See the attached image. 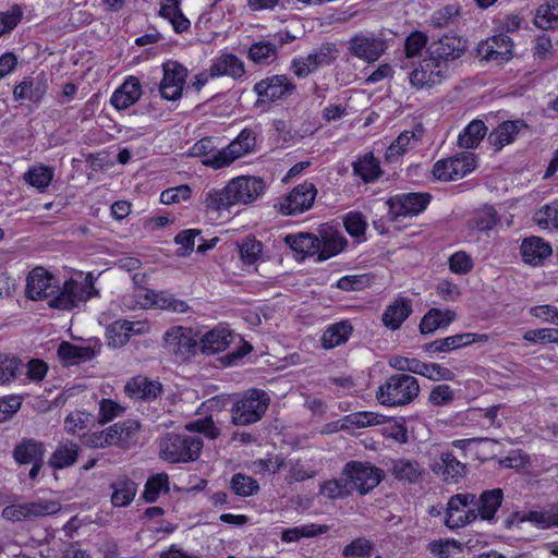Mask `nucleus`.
<instances>
[{"label": "nucleus", "instance_id": "f257e3e1", "mask_svg": "<svg viewBox=\"0 0 558 558\" xmlns=\"http://www.w3.org/2000/svg\"><path fill=\"white\" fill-rule=\"evenodd\" d=\"M87 287L69 279L62 286L45 268L36 267L26 279V296L34 301H46L48 306L60 311H71L87 296Z\"/></svg>", "mask_w": 558, "mask_h": 558}, {"label": "nucleus", "instance_id": "f03ea898", "mask_svg": "<svg viewBox=\"0 0 558 558\" xmlns=\"http://www.w3.org/2000/svg\"><path fill=\"white\" fill-rule=\"evenodd\" d=\"M255 145V133L250 129H244L221 150H215L214 141L210 137H204L192 146L191 154L197 157H205L202 161L203 165L214 169H221L230 166L238 158L252 153Z\"/></svg>", "mask_w": 558, "mask_h": 558}, {"label": "nucleus", "instance_id": "7ed1b4c3", "mask_svg": "<svg viewBox=\"0 0 558 558\" xmlns=\"http://www.w3.org/2000/svg\"><path fill=\"white\" fill-rule=\"evenodd\" d=\"M420 393L417 379L408 374L390 376L376 391V399L386 407H402L411 403Z\"/></svg>", "mask_w": 558, "mask_h": 558}, {"label": "nucleus", "instance_id": "20e7f679", "mask_svg": "<svg viewBox=\"0 0 558 558\" xmlns=\"http://www.w3.org/2000/svg\"><path fill=\"white\" fill-rule=\"evenodd\" d=\"M202 448L203 439L199 436L167 434L159 441L161 458L171 463L195 461Z\"/></svg>", "mask_w": 558, "mask_h": 558}, {"label": "nucleus", "instance_id": "39448f33", "mask_svg": "<svg viewBox=\"0 0 558 558\" xmlns=\"http://www.w3.org/2000/svg\"><path fill=\"white\" fill-rule=\"evenodd\" d=\"M269 402L270 399L264 390H247L232 407V423L238 426H245L260 421L269 407Z\"/></svg>", "mask_w": 558, "mask_h": 558}, {"label": "nucleus", "instance_id": "423d86ee", "mask_svg": "<svg viewBox=\"0 0 558 558\" xmlns=\"http://www.w3.org/2000/svg\"><path fill=\"white\" fill-rule=\"evenodd\" d=\"M468 49V41L462 37L448 33L434 39L427 46V53L430 60L436 62V68L450 71V65L460 59Z\"/></svg>", "mask_w": 558, "mask_h": 558}, {"label": "nucleus", "instance_id": "0eeeda50", "mask_svg": "<svg viewBox=\"0 0 558 558\" xmlns=\"http://www.w3.org/2000/svg\"><path fill=\"white\" fill-rule=\"evenodd\" d=\"M342 474L348 478L351 492L356 489L365 495L381 482L384 472L369 462L350 461Z\"/></svg>", "mask_w": 558, "mask_h": 558}, {"label": "nucleus", "instance_id": "6e6552de", "mask_svg": "<svg viewBox=\"0 0 558 558\" xmlns=\"http://www.w3.org/2000/svg\"><path fill=\"white\" fill-rule=\"evenodd\" d=\"M474 502L475 494L461 493L451 496L446 509V526L453 530L474 522L477 519Z\"/></svg>", "mask_w": 558, "mask_h": 558}, {"label": "nucleus", "instance_id": "1a4fd4ad", "mask_svg": "<svg viewBox=\"0 0 558 558\" xmlns=\"http://www.w3.org/2000/svg\"><path fill=\"white\" fill-rule=\"evenodd\" d=\"M166 350L179 361H185L199 348L198 335L191 328L174 326L163 336Z\"/></svg>", "mask_w": 558, "mask_h": 558}, {"label": "nucleus", "instance_id": "9d476101", "mask_svg": "<svg viewBox=\"0 0 558 558\" xmlns=\"http://www.w3.org/2000/svg\"><path fill=\"white\" fill-rule=\"evenodd\" d=\"M475 157L470 151L438 160L433 167V174L440 181L459 180L475 169Z\"/></svg>", "mask_w": 558, "mask_h": 558}, {"label": "nucleus", "instance_id": "9b49d317", "mask_svg": "<svg viewBox=\"0 0 558 558\" xmlns=\"http://www.w3.org/2000/svg\"><path fill=\"white\" fill-rule=\"evenodd\" d=\"M317 195L314 183L304 181L282 197L277 207L286 216H295L312 208Z\"/></svg>", "mask_w": 558, "mask_h": 558}, {"label": "nucleus", "instance_id": "f8f14e48", "mask_svg": "<svg viewBox=\"0 0 558 558\" xmlns=\"http://www.w3.org/2000/svg\"><path fill=\"white\" fill-rule=\"evenodd\" d=\"M163 77L159 92L163 99L175 101L182 96L187 77V69L178 61L169 60L162 64Z\"/></svg>", "mask_w": 558, "mask_h": 558}, {"label": "nucleus", "instance_id": "ddd939ff", "mask_svg": "<svg viewBox=\"0 0 558 558\" xmlns=\"http://www.w3.org/2000/svg\"><path fill=\"white\" fill-rule=\"evenodd\" d=\"M59 510V502L39 499L34 502L7 506L2 510V518L9 521L19 522L35 517L54 514Z\"/></svg>", "mask_w": 558, "mask_h": 558}, {"label": "nucleus", "instance_id": "4468645a", "mask_svg": "<svg viewBox=\"0 0 558 558\" xmlns=\"http://www.w3.org/2000/svg\"><path fill=\"white\" fill-rule=\"evenodd\" d=\"M513 43L506 34H498L482 40L476 47L481 60L500 64L512 58Z\"/></svg>", "mask_w": 558, "mask_h": 558}, {"label": "nucleus", "instance_id": "2eb2a0df", "mask_svg": "<svg viewBox=\"0 0 558 558\" xmlns=\"http://www.w3.org/2000/svg\"><path fill=\"white\" fill-rule=\"evenodd\" d=\"M386 49V41L372 33H360L349 41L351 54L366 62L378 60Z\"/></svg>", "mask_w": 558, "mask_h": 558}, {"label": "nucleus", "instance_id": "dca6fc26", "mask_svg": "<svg viewBox=\"0 0 558 558\" xmlns=\"http://www.w3.org/2000/svg\"><path fill=\"white\" fill-rule=\"evenodd\" d=\"M234 204H250L265 191L266 184L259 177L242 175L228 183Z\"/></svg>", "mask_w": 558, "mask_h": 558}, {"label": "nucleus", "instance_id": "f3484780", "mask_svg": "<svg viewBox=\"0 0 558 558\" xmlns=\"http://www.w3.org/2000/svg\"><path fill=\"white\" fill-rule=\"evenodd\" d=\"M295 85L286 75H272L257 82L254 92L259 101H276L291 95Z\"/></svg>", "mask_w": 558, "mask_h": 558}, {"label": "nucleus", "instance_id": "a211bd4d", "mask_svg": "<svg viewBox=\"0 0 558 558\" xmlns=\"http://www.w3.org/2000/svg\"><path fill=\"white\" fill-rule=\"evenodd\" d=\"M317 240V256L319 260H325L339 254L345 248L348 244L347 239L337 229L328 223L319 226Z\"/></svg>", "mask_w": 558, "mask_h": 558}, {"label": "nucleus", "instance_id": "6ab92c4d", "mask_svg": "<svg viewBox=\"0 0 558 558\" xmlns=\"http://www.w3.org/2000/svg\"><path fill=\"white\" fill-rule=\"evenodd\" d=\"M429 202V195L424 193H408L396 195L388 201L389 211L395 218L399 216H415L423 211Z\"/></svg>", "mask_w": 558, "mask_h": 558}, {"label": "nucleus", "instance_id": "aec40b11", "mask_svg": "<svg viewBox=\"0 0 558 558\" xmlns=\"http://www.w3.org/2000/svg\"><path fill=\"white\" fill-rule=\"evenodd\" d=\"M449 73L441 68H436V62L428 59L423 60L418 68L410 73V83L415 88L432 87L439 84Z\"/></svg>", "mask_w": 558, "mask_h": 558}, {"label": "nucleus", "instance_id": "412c9836", "mask_svg": "<svg viewBox=\"0 0 558 558\" xmlns=\"http://www.w3.org/2000/svg\"><path fill=\"white\" fill-rule=\"evenodd\" d=\"M465 468V464L451 452H442L432 464V471L447 483H458L463 478L466 473Z\"/></svg>", "mask_w": 558, "mask_h": 558}, {"label": "nucleus", "instance_id": "4be33fe9", "mask_svg": "<svg viewBox=\"0 0 558 558\" xmlns=\"http://www.w3.org/2000/svg\"><path fill=\"white\" fill-rule=\"evenodd\" d=\"M145 329V324L141 322L116 320L106 330L108 344L113 348L123 347L132 333H143Z\"/></svg>", "mask_w": 558, "mask_h": 558}, {"label": "nucleus", "instance_id": "5701e85b", "mask_svg": "<svg viewBox=\"0 0 558 558\" xmlns=\"http://www.w3.org/2000/svg\"><path fill=\"white\" fill-rule=\"evenodd\" d=\"M522 260L531 266H539L548 258L551 253V246L542 238L530 236L522 241L521 247Z\"/></svg>", "mask_w": 558, "mask_h": 558}, {"label": "nucleus", "instance_id": "b1692460", "mask_svg": "<svg viewBox=\"0 0 558 558\" xmlns=\"http://www.w3.org/2000/svg\"><path fill=\"white\" fill-rule=\"evenodd\" d=\"M412 312V301L408 298L399 296L386 307L381 315V322L385 327L395 331L401 327Z\"/></svg>", "mask_w": 558, "mask_h": 558}, {"label": "nucleus", "instance_id": "393cba45", "mask_svg": "<svg viewBox=\"0 0 558 558\" xmlns=\"http://www.w3.org/2000/svg\"><path fill=\"white\" fill-rule=\"evenodd\" d=\"M124 390L133 399L151 401L161 395L162 385L157 380L136 376L126 383Z\"/></svg>", "mask_w": 558, "mask_h": 558}, {"label": "nucleus", "instance_id": "a878e982", "mask_svg": "<svg viewBox=\"0 0 558 558\" xmlns=\"http://www.w3.org/2000/svg\"><path fill=\"white\" fill-rule=\"evenodd\" d=\"M141 95L142 89L138 78L129 76L112 94L110 102L116 109L123 110L134 105L140 99Z\"/></svg>", "mask_w": 558, "mask_h": 558}, {"label": "nucleus", "instance_id": "bb28decb", "mask_svg": "<svg viewBox=\"0 0 558 558\" xmlns=\"http://www.w3.org/2000/svg\"><path fill=\"white\" fill-rule=\"evenodd\" d=\"M504 499V492L501 488H494L484 490L478 497L475 495V512L477 518L490 521L494 519L497 510L500 508Z\"/></svg>", "mask_w": 558, "mask_h": 558}, {"label": "nucleus", "instance_id": "cd10ccee", "mask_svg": "<svg viewBox=\"0 0 558 558\" xmlns=\"http://www.w3.org/2000/svg\"><path fill=\"white\" fill-rule=\"evenodd\" d=\"M47 93V82L43 77L25 78L13 89V97L16 101L29 100L38 104Z\"/></svg>", "mask_w": 558, "mask_h": 558}, {"label": "nucleus", "instance_id": "c85d7f7f", "mask_svg": "<svg viewBox=\"0 0 558 558\" xmlns=\"http://www.w3.org/2000/svg\"><path fill=\"white\" fill-rule=\"evenodd\" d=\"M243 62L232 53H225L213 61L209 68V75L217 76H231L232 78H240L244 75Z\"/></svg>", "mask_w": 558, "mask_h": 558}, {"label": "nucleus", "instance_id": "c756f323", "mask_svg": "<svg viewBox=\"0 0 558 558\" xmlns=\"http://www.w3.org/2000/svg\"><path fill=\"white\" fill-rule=\"evenodd\" d=\"M527 125L522 120L505 121L489 134V142L495 150H500L504 146L512 143L521 130Z\"/></svg>", "mask_w": 558, "mask_h": 558}, {"label": "nucleus", "instance_id": "7c9ffc66", "mask_svg": "<svg viewBox=\"0 0 558 558\" xmlns=\"http://www.w3.org/2000/svg\"><path fill=\"white\" fill-rule=\"evenodd\" d=\"M113 507H126L136 496L137 484L125 475L119 476L110 484Z\"/></svg>", "mask_w": 558, "mask_h": 558}, {"label": "nucleus", "instance_id": "2f4dec72", "mask_svg": "<svg viewBox=\"0 0 558 558\" xmlns=\"http://www.w3.org/2000/svg\"><path fill=\"white\" fill-rule=\"evenodd\" d=\"M231 332L226 328H215L198 337L199 349L205 354H214L226 350L231 341Z\"/></svg>", "mask_w": 558, "mask_h": 558}, {"label": "nucleus", "instance_id": "473e14b6", "mask_svg": "<svg viewBox=\"0 0 558 558\" xmlns=\"http://www.w3.org/2000/svg\"><path fill=\"white\" fill-rule=\"evenodd\" d=\"M456 319V313L450 310L441 311L438 308L429 310L420 323L421 333H430L439 328L447 327Z\"/></svg>", "mask_w": 558, "mask_h": 558}, {"label": "nucleus", "instance_id": "72a5a7b5", "mask_svg": "<svg viewBox=\"0 0 558 558\" xmlns=\"http://www.w3.org/2000/svg\"><path fill=\"white\" fill-rule=\"evenodd\" d=\"M353 331L350 322L341 320L329 326L322 336V345L325 349H332L345 343Z\"/></svg>", "mask_w": 558, "mask_h": 558}, {"label": "nucleus", "instance_id": "f704fd0d", "mask_svg": "<svg viewBox=\"0 0 558 558\" xmlns=\"http://www.w3.org/2000/svg\"><path fill=\"white\" fill-rule=\"evenodd\" d=\"M13 457L20 464H31L44 459L43 445L34 439H23L14 450Z\"/></svg>", "mask_w": 558, "mask_h": 558}, {"label": "nucleus", "instance_id": "c9c22d12", "mask_svg": "<svg viewBox=\"0 0 558 558\" xmlns=\"http://www.w3.org/2000/svg\"><path fill=\"white\" fill-rule=\"evenodd\" d=\"M95 352L90 347L74 345L62 342L58 348V356L66 365L80 364L93 359Z\"/></svg>", "mask_w": 558, "mask_h": 558}, {"label": "nucleus", "instance_id": "e433bc0d", "mask_svg": "<svg viewBox=\"0 0 558 558\" xmlns=\"http://www.w3.org/2000/svg\"><path fill=\"white\" fill-rule=\"evenodd\" d=\"M474 339V336L458 333L451 337L425 343L423 345V350L429 353L449 352L451 350H456L473 343Z\"/></svg>", "mask_w": 558, "mask_h": 558}, {"label": "nucleus", "instance_id": "4c0bfd02", "mask_svg": "<svg viewBox=\"0 0 558 558\" xmlns=\"http://www.w3.org/2000/svg\"><path fill=\"white\" fill-rule=\"evenodd\" d=\"M353 173L364 182H373L381 174L379 160L373 153H367L353 162Z\"/></svg>", "mask_w": 558, "mask_h": 558}, {"label": "nucleus", "instance_id": "58836bf2", "mask_svg": "<svg viewBox=\"0 0 558 558\" xmlns=\"http://www.w3.org/2000/svg\"><path fill=\"white\" fill-rule=\"evenodd\" d=\"M391 473L399 481L417 483L422 478L423 469L416 461L398 459L392 461Z\"/></svg>", "mask_w": 558, "mask_h": 558}, {"label": "nucleus", "instance_id": "ea45409f", "mask_svg": "<svg viewBox=\"0 0 558 558\" xmlns=\"http://www.w3.org/2000/svg\"><path fill=\"white\" fill-rule=\"evenodd\" d=\"M284 242L290 248L296 253L304 255H317L318 252V240L317 235L312 233H296L288 234L284 238Z\"/></svg>", "mask_w": 558, "mask_h": 558}, {"label": "nucleus", "instance_id": "a19ab883", "mask_svg": "<svg viewBox=\"0 0 558 558\" xmlns=\"http://www.w3.org/2000/svg\"><path fill=\"white\" fill-rule=\"evenodd\" d=\"M386 422V417L375 412H354L345 415L341 420V428H364L368 426L380 425Z\"/></svg>", "mask_w": 558, "mask_h": 558}, {"label": "nucleus", "instance_id": "79ce46f5", "mask_svg": "<svg viewBox=\"0 0 558 558\" xmlns=\"http://www.w3.org/2000/svg\"><path fill=\"white\" fill-rule=\"evenodd\" d=\"M534 24L541 29L558 28V0L541 4L534 15Z\"/></svg>", "mask_w": 558, "mask_h": 558}, {"label": "nucleus", "instance_id": "37998d69", "mask_svg": "<svg viewBox=\"0 0 558 558\" xmlns=\"http://www.w3.org/2000/svg\"><path fill=\"white\" fill-rule=\"evenodd\" d=\"M78 456V446L72 441L60 444L52 456L49 464L54 469H64L75 463Z\"/></svg>", "mask_w": 558, "mask_h": 558}, {"label": "nucleus", "instance_id": "c03bdc74", "mask_svg": "<svg viewBox=\"0 0 558 558\" xmlns=\"http://www.w3.org/2000/svg\"><path fill=\"white\" fill-rule=\"evenodd\" d=\"M487 128L481 120L470 122L458 137V145L462 148H475L486 134Z\"/></svg>", "mask_w": 558, "mask_h": 558}, {"label": "nucleus", "instance_id": "a18cd8bd", "mask_svg": "<svg viewBox=\"0 0 558 558\" xmlns=\"http://www.w3.org/2000/svg\"><path fill=\"white\" fill-rule=\"evenodd\" d=\"M94 416L86 411H73L64 420V428L71 435L81 436L94 425Z\"/></svg>", "mask_w": 558, "mask_h": 558}, {"label": "nucleus", "instance_id": "49530a36", "mask_svg": "<svg viewBox=\"0 0 558 558\" xmlns=\"http://www.w3.org/2000/svg\"><path fill=\"white\" fill-rule=\"evenodd\" d=\"M53 169L44 165H37L23 174V180L29 185L44 192L53 179Z\"/></svg>", "mask_w": 558, "mask_h": 558}, {"label": "nucleus", "instance_id": "de8ad7c7", "mask_svg": "<svg viewBox=\"0 0 558 558\" xmlns=\"http://www.w3.org/2000/svg\"><path fill=\"white\" fill-rule=\"evenodd\" d=\"M329 530L327 525H318L315 523L304 524L281 532V541L286 543L298 542L303 537H314L324 534Z\"/></svg>", "mask_w": 558, "mask_h": 558}, {"label": "nucleus", "instance_id": "09e8293b", "mask_svg": "<svg viewBox=\"0 0 558 558\" xmlns=\"http://www.w3.org/2000/svg\"><path fill=\"white\" fill-rule=\"evenodd\" d=\"M161 492H169V477L166 473H158L147 480L142 498L146 502H155Z\"/></svg>", "mask_w": 558, "mask_h": 558}, {"label": "nucleus", "instance_id": "8fccbe9b", "mask_svg": "<svg viewBox=\"0 0 558 558\" xmlns=\"http://www.w3.org/2000/svg\"><path fill=\"white\" fill-rule=\"evenodd\" d=\"M337 54L338 49L336 48V45L326 43L311 52L306 58L312 68L316 70L319 66L331 64L337 59Z\"/></svg>", "mask_w": 558, "mask_h": 558}, {"label": "nucleus", "instance_id": "3c124183", "mask_svg": "<svg viewBox=\"0 0 558 558\" xmlns=\"http://www.w3.org/2000/svg\"><path fill=\"white\" fill-rule=\"evenodd\" d=\"M248 58L257 64H269L277 58V47L269 41H258L251 46Z\"/></svg>", "mask_w": 558, "mask_h": 558}, {"label": "nucleus", "instance_id": "603ef678", "mask_svg": "<svg viewBox=\"0 0 558 558\" xmlns=\"http://www.w3.org/2000/svg\"><path fill=\"white\" fill-rule=\"evenodd\" d=\"M230 488L238 496L248 497L258 493L259 484L252 476L235 473L230 481Z\"/></svg>", "mask_w": 558, "mask_h": 558}, {"label": "nucleus", "instance_id": "864d4df0", "mask_svg": "<svg viewBox=\"0 0 558 558\" xmlns=\"http://www.w3.org/2000/svg\"><path fill=\"white\" fill-rule=\"evenodd\" d=\"M497 222L498 217L495 208L493 206H484L474 214L469 226L471 229L487 231L493 229Z\"/></svg>", "mask_w": 558, "mask_h": 558}, {"label": "nucleus", "instance_id": "5fc2aeb1", "mask_svg": "<svg viewBox=\"0 0 558 558\" xmlns=\"http://www.w3.org/2000/svg\"><path fill=\"white\" fill-rule=\"evenodd\" d=\"M520 521H529L541 529L558 525V506H551L547 511H530Z\"/></svg>", "mask_w": 558, "mask_h": 558}, {"label": "nucleus", "instance_id": "6e6d98bb", "mask_svg": "<svg viewBox=\"0 0 558 558\" xmlns=\"http://www.w3.org/2000/svg\"><path fill=\"white\" fill-rule=\"evenodd\" d=\"M140 423L135 420H128L122 423L114 424L113 426H110L112 434L117 437H113L116 439L114 445L125 446L130 441L133 440L134 436L140 430Z\"/></svg>", "mask_w": 558, "mask_h": 558}, {"label": "nucleus", "instance_id": "4d7b16f0", "mask_svg": "<svg viewBox=\"0 0 558 558\" xmlns=\"http://www.w3.org/2000/svg\"><path fill=\"white\" fill-rule=\"evenodd\" d=\"M263 252L262 242L257 241L253 236L245 238L241 244H239V253L242 262L247 265L255 264Z\"/></svg>", "mask_w": 558, "mask_h": 558}, {"label": "nucleus", "instance_id": "13d9d810", "mask_svg": "<svg viewBox=\"0 0 558 558\" xmlns=\"http://www.w3.org/2000/svg\"><path fill=\"white\" fill-rule=\"evenodd\" d=\"M20 367H23L20 359L9 354H0V385L9 384L14 379Z\"/></svg>", "mask_w": 558, "mask_h": 558}, {"label": "nucleus", "instance_id": "bf43d9fd", "mask_svg": "<svg viewBox=\"0 0 558 558\" xmlns=\"http://www.w3.org/2000/svg\"><path fill=\"white\" fill-rule=\"evenodd\" d=\"M414 134L411 132L401 133L387 148L385 159L389 163L396 162L409 148Z\"/></svg>", "mask_w": 558, "mask_h": 558}, {"label": "nucleus", "instance_id": "052dcab7", "mask_svg": "<svg viewBox=\"0 0 558 558\" xmlns=\"http://www.w3.org/2000/svg\"><path fill=\"white\" fill-rule=\"evenodd\" d=\"M231 196V192L227 185L223 189L210 191L206 196L205 203L206 206L213 210H221L234 205Z\"/></svg>", "mask_w": 558, "mask_h": 558}, {"label": "nucleus", "instance_id": "680f3d73", "mask_svg": "<svg viewBox=\"0 0 558 558\" xmlns=\"http://www.w3.org/2000/svg\"><path fill=\"white\" fill-rule=\"evenodd\" d=\"M185 429L192 433H199L209 439H216L220 435V429L215 425L211 416L197 418L185 424Z\"/></svg>", "mask_w": 558, "mask_h": 558}, {"label": "nucleus", "instance_id": "e2e57ef3", "mask_svg": "<svg viewBox=\"0 0 558 558\" xmlns=\"http://www.w3.org/2000/svg\"><path fill=\"white\" fill-rule=\"evenodd\" d=\"M373 550L374 544L371 541L359 537L343 547L342 556L347 558L368 557Z\"/></svg>", "mask_w": 558, "mask_h": 558}, {"label": "nucleus", "instance_id": "0e129e2a", "mask_svg": "<svg viewBox=\"0 0 558 558\" xmlns=\"http://www.w3.org/2000/svg\"><path fill=\"white\" fill-rule=\"evenodd\" d=\"M352 492L349 486L348 478L340 477L337 480L327 481L322 486V494L330 499L343 498Z\"/></svg>", "mask_w": 558, "mask_h": 558}, {"label": "nucleus", "instance_id": "69168bd1", "mask_svg": "<svg viewBox=\"0 0 558 558\" xmlns=\"http://www.w3.org/2000/svg\"><path fill=\"white\" fill-rule=\"evenodd\" d=\"M23 10L19 4H14L10 10L0 12V37L10 33L21 21Z\"/></svg>", "mask_w": 558, "mask_h": 558}, {"label": "nucleus", "instance_id": "338daca9", "mask_svg": "<svg viewBox=\"0 0 558 558\" xmlns=\"http://www.w3.org/2000/svg\"><path fill=\"white\" fill-rule=\"evenodd\" d=\"M523 339L530 342H539L544 344L558 342V327L527 330L524 333Z\"/></svg>", "mask_w": 558, "mask_h": 558}, {"label": "nucleus", "instance_id": "774afa93", "mask_svg": "<svg viewBox=\"0 0 558 558\" xmlns=\"http://www.w3.org/2000/svg\"><path fill=\"white\" fill-rule=\"evenodd\" d=\"M535 220L543 228L553 226L555 229H558V204L546 205L536 214Z\"/></svg>", "mask_w": 558, "mask_h": 558}]
</instances>
